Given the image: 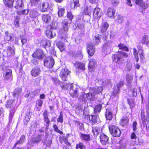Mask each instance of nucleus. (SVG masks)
Wrapping results in <instances>:
<instances>
[{
    "mask_svg": "<svg viewBox=\"0 0 149 149\" xmlns=\"http://www.w3.org/2000/svg\"><path fill=\"white\" fill-rule=\"evenodd\" d=\"M8 65L7 63H5L2 66L3 80L6 82L10 81L12 79V70L9 67L7 66Z\"/></svg>",
    "mask_w": 149,
    "mask_h": 149,
    "instance_id": "nucleus-1",
    "label": "nucleus"
},
{
    "mask_svg": "<svg viewBox=\"0 0 149 149\" xmlns=\"http://www.w3.org/2000/svg\"><path fill=\"white\" fill-rule=\"evenodd\" d=\"M68 24V21L66 19L64 20L62 22V27L60 31V36L62 40H65L68 37L67 32L70 27Z\"/></svg>",
    "mask_w": 149,
    "mask_h": 149,
    "instance_id": "nucleus-2",
    "label": "nucleus"
},
{
    "mask_svg": "<svg viewBox=\"0 0 149 149\" xmlns=\"http://www.w3.org/2000/svg\"><path fill=\"white\" fill-rule=\"evenodd\" d=\"M128 56L126 53L123 51H120L117 54H113L112 57L114 62L121 64L124 62L123 57L127 58Z\"/></svg>",
    "mask_w": 149,
    "mask_h": 149,
    "instance_id": "nucleus-3",
    "label": "nucleus"
},
{
    "mask_svg": "<svg viewBox=\"0 0 149 149\" xmlns=\"http://www.w3.org/2000/svg\"><path fill=\"white\" fill-rule=\"evenodd\" d=\"M109 129L110 133L113 136L116 137L120 136V131L117 126L114 125H109Z\"/></svg>",
    "mask_w": 149,
    "mask_h": 149,
    "instance_id": "nucleus-4",
    "label": "nucleus"
},
{
    "mask_svg": "<svg viewBox=\"0 0 149 149\" xmlns=\"http://www.w3.org/2000/svg\"><path fill=\"white\" fill-rule=\"evenodd\" d=\"M44 66L48 68H51L54 64V61L52 56L47 57L44 61Z\"/></svg>",
    "mask_w": 149,
    "mask_h": 149,
    "instance_id": "nucleus-5",
    "label": "nucleus"
},
{
    "mask_svg": "<svg viewBox=\"0 0 149 149\" xmlns=\"http://www.w3.org/2000/svg\"><path fill=\"white\" fill-rule=\"evenodd\" d=\"M70 72V71L67 68L62 69L60 72L59 76L63 81H67V76Z\"/></svg>",
    "mask_w": 149,
    "mask_h": 149,
    "instance_id": "nucleus-6",
    "label": "nucleus"
},
{
    "mask_svg": "<svg viewBox=\"0 0 149 149\" xmlns=\"http://www.w3.org/2000/svg\"><path fill=\"white\" fill-rule=\"evenodd\" d=\"M76 86H74L73 84H70L69 93L71 96L73 97H77L78 95V89Z\"/></svg>",
    "mask_w": 149,
    "mask_h": 149,
    "instance_id": "nucleus-7",
    "label": "nucleus"
},
{
    "mask_svg": "<svg viewBox=\"0 0 149 149\" xmlns=\"http://www.w3.org/2000/svg\"><path fill=\"white\" fill-rule=\"evenodd\" d=\"M33 57L37 58L39 60H41L44 57L45 55L43 51L40 49H37L32 55Z\"/></svg>",
    "mask_w": 149,
    "mask_h": 149,
    "instance_id": "nucleus-8",
    "label": "nucleus"
},
{
    "mask_svg": "<svg viewBox=\"0 0 149 149\" xmlns=\"http://www.w3.org/2000/svg\"><path fill=\"white\" fill-rule=\"evenodd\" d=\"M52 29L51 30H47L46 32V35L47 37L49 38H52L56 36V33L55 32L52 31V29H55L57 26H51L50 27Z\"/></svg>",
    "mask_w": 149,
    "mask_h": 149,
    "instance_id": "nucleus-9",
    "label": "nucleus"
},
{
    "mask_svg": "<svg viewBox=\"0 0 149 149\" xmlns=\"http://www.w3.org/2000/svg\"><path fill=\"white\" fill-rule=\"evenodd\" d=\"M93 14L94 18L99 19L102 15V11L101 9L98 7L95 8L93 10Z\"/></svg>",
    "mask_w": 149,
    "mask_h": 149,
    "instance_id": "nucleus-10",
    "label": "nucleus"
},
{
    "mask_svg": "<svg viewBox=\"0 0 149 149\" xmlns=\"http://www.w3.org/2000/svg\"><path fill=\"white\" fill-rule=\"evenodd\" d=\"M100 141L103 145H106L108 143L109 138L108 137L103 134H100Z\"/></svg>",
    "mask_w": 149,
    "mask_h": 149,
    "instance_id": "nucleus-11",
    "label": "nucleus"
},
{
    "mask_svg": "<svg viewBox=\"0 0 149 149\" xmlns=\"http://www.w3.org/2000/svg\"><path fill=\"white\" fill-rule=\"evenodd\" d=\"M135 3L142 7L143 9H145L149 6V5L146 2H143L142 0H136Z\"/></svg>",
    "mask_w": 149,
    "mask_h": 149,
    "instance_id": "nucleus-12",
    "label": "nucleus"
},
{
    "mask_svg": "<svg viewBox=\"0 0 149 149\" xmlns=\"http://www.w3.org/2000/svg\"><path fill=\"white\" fill-rule=\"evenodd\" d=\"M40 72L41 70L40 67L36 66L32 69L31 71V74L32 76L37 77L39 75Z\"/></svg>",
    "mask_w": 149,
    "mask_h": 149,
    "instance_id": "nucleus-13",
    "label": "nucleus"
},
{
    "mask_svg": "<svg viewBox=\"0 0 149 149\" xmlns=\"http://www.w3.org/2000/svg\"><path fill=\"white\" fill-rule=\"evenodd\" d=\"M14 35L12 33H9L8 31L5 32L4 40L6 41L12 42L14 40Z\"/></svg>",
    "mask_w": 149,
    "mask_h": 149,
    "instance_id": "nucleus-14",
    "label": "nucleus"
},
{
    "mask_svg": "<svg viewBox=\"0 0 149 149\" xmlns=\"http://www.w3.org/2000/svg\"><path fill=\"white\" fill-rule=\"evenodd\" d=\"M95 47L92 45L91 44H89L88 45L87 48V51L89 55L90 56H93L95 52Z\"/></svg>",
    "mask_w": 149,
    "mask_h": 149,
    "instance_id": "nucleus-15",
    "label": "nucleus"
},
{
    "mask_svg": "<svg viewBox=\"0 0 149 149\" xmlns=\"http://www.w3.org/2000/svg\"><path fill=\"white\" fill-rule=\"evenodd\" d=\"M96 94L92 90L89 93L86 94V97L87 100L88 99L91 101L94 100Z\"/></svg>",
    "mask_w": 149,
    "mask_h": 149,
    "instance_id": "nucleus-16",
    "label": "nucleus"
},
{
    "mask_svg": "<svg viewBox=\"0 0 149 149\" xmlns=\"http://www.w3.org/2000/svg\"><path fill=\"white\" fill-rule=\"evenodd\" d=\"M22 92V89L21 88H16L13 92V95L14 97H18L20 96Z\"/></svg>",
    "mask_w": 149,
    "mask_h": 149,
    "instance_id": "nucleus-17",
    "label": "nucleus"
},
{
    "mask_svg": "<svg viewBox=\"0 0 149 149\" xmlns=\"http://www.w3.org/2000/svg\"><path fill=\"white\" fill-rule=\"evenodd\" d=\"M96 65V61L94 59H91L89 61L88 68L90 71H93Z\"/></svg>",
    "mask_w": 149,
    "mask_h": 149,
    "instance_id": "nucleus-18",
    "label": "nucleus"
},
{
    "mask_svg": "<svg viewBox=\"0 0 149 149\" xmlns=\"http://www.w3.org/2000/svg\"><path fill=\"white\" fill-rule=\"evenodd\" d=\"M74 67L77 68H79L84 70L85 69L84 64L78 61H76L74 64Z\"/></svg>",
    "mask_w": 149,
    "mask_h": 149,
    "instance_id": "nucleus-19",
    "label": "nucleus"
},
{
    "mask_svg": "<svg viewBox=\"0 0 149 149\" xmlns=\"http://www.w3.org/2000/svg\"><path fill=\"white\" fill-rule=\"evenodd\" d=\"M109 25L107 22L103 23L102 25L100 26V30L102 33H104L107 30Z\"/></svg>",
    "mask_w": 149,
    "mask_h": 149,
    "instance_id": "nucleus-20",
    "label": "nucleus"
},
{
    "mask_svg": "<svg viewBox=\"0 0 149 149\" xmlns=\"http://www.w3.org/2000/svg\"><path fill=\"white\" fill-rule=\"evenodd\" d=\"M101 128L99 126L92 127V132L95 136H97L100 132Z\"/></svg>",
    "mask_w": 149,
    "mask_h": 149,
    "instance_id": "nucleus-21",
    "label": "nucleus"
},
{
    "mask_svg": "<svg viewBox=\"0 0 149 149\" xmlns=\"http://www.w3.org/2000/svg\"><path fill=\"white\" fill-rule=\"evenodd\" d=\"M106 118L109 120H111L113 118V114L112 113L111 109H107L105 113Z\"/></svg>",
    "mask_w": 149,
    "mask_h": 149,
    "instance_id": "nucleus-22",
    "label": "nucleus"
},
{
    "mask_svg": "<svg viewBox=\"0 0 149 149\" xmlns=\"http://www.w3.org/2000/svg\"><path fill=\"white\" fill-rule=\"evenodd\" d=\"M24 3L22 0H17L16 2L15 8L18 10L21 9L24 6Z\"/></svg>",
    "mask_w": 149,
    "mask_h": 149,
    "instance_id": "nucleus-23",
    "label": "nucleus"
},
{
    "mask_svg": "<svg viewBox=\"0 0 149 149\" xmlns=\"http://www.w3.org/2000/svg\"><path fill=\"white\" fill-rule=\"evenodd\" d=\"M79 6V0H71L70 6L72 8L74 9L75 8L78 7Z\"/></svg>",
    "mask_w": 149,
    "mask_h": 149,
    "instance_id": "nucleus-24",
    "label": "nucleus"
},
{
    "mask_svg": "<svg viewBox=\"0 0 149 149\" xmlns=\"http://www.w3.org/2000/svg\"><path fill=\"white\" fill-rule=\"evenodd\" d=\"M98 115L93 113V115L91 116V121L92 122V124H95L99 122V118Z\"/></svg>",
    "mask_w": 149,
    "mask_h": 149,
    "instance_id": "nucleus-25",
    "label": "nucleus"
},
{
    "mask_svg": "<svg viewBox=\"0 0 149 149\" xmlns=\"http://www.w3.org/2000/svg\"><path fill=\"white\" fill-rule=\"evenodd\" d=\"M15 47L14 46H13L12 47H8V49L7 50V56H10L11 55H14L15 54Z\"/></svg>",
    "mask_w": 149,
    "mask_h": 149,
    "instance_id": "nucleus-26",
    "label": "nucleus"
},
{
    "mask_svg": "<svg viewBox=\"0 0 149 149\" xmlns=\"http://www.w3.org/2000/svg\"><path fill=\"white\" fill-rule=\"evenodd\" d=\"M115 10L113 8H109L107 10V14L109 17H113L115 14Z\"/></svg>",
    "mask_w": 149,
    "mask_h": 149,
    "instance_id": "nucleus-27",
    "label": "nucleus"
},
{
    "mask_svg": "<svg viewBox=\"0 0 149 149\" xmlns=\"http://www.w3.org/2000/svg\"><path fill=\"white\" fill-rule=\"evenodd\" d=\"M26 141V137L24 135H22L20 139L17 141L14 145V147H15L18 144H22L25 142Z\"/></svg>",
    "mask_w": 149,
    "mask_h": 149,
    "instance_id": "nucleus-28",
    "label": "nucleus"
},
{
    "mask_svg": "<svg viewBox=\"0 0 149 149\" xmlns=\"http://www.w3.org/2000/svg\"><path fill=\"white\" fill-rule=\"evenodd\" d=\"M42 9L41 11L42 12H45L47 11L49 8V5L48 2H45L43 3L42 5Z\"/></svg>",
    "mask_w": 149,
    "mask_h": 149,
    "instance_id": "nucleus-29",
    "label": "nucleus"
},
{
    "mask_svg": "<svg viewBox=\"0 0 149 149\" xmlns=\"http://www.w3.org/2000/svg\"><path fill=\"white\" fill-rule=\"evenodd\" d=\"M102 106L101 104H98L94 108V113L95 114H98L100 113Z\"/></svg>",
    "mask_w": 149,
    "mask_h": 149,
    "instance_id": "nucleus-30",
    "label": "nucleus"
},
{
    "mask_svg": "<svg viewBox=\"0 0 149 149\" xmlns=\"http://www.w3.org/2000/svg\"><path fill=\"white\" fill-rule=\"evenodd\" d=\"M43 103V101L40 99H39L37 100L36 103V110L40 111V110L41 107Z\"/></svg>",
    "mask_w": 149,
    "mask_h": 149,
    "instance_id": "nucleus-31",
    "label": "nucleus"
},
{
    "mask_svg": "<svg viewBox=\"0 0 149 149\" xmlns=\"http://www.w3.org/2000/svg\"><path fill=\"white\" fill-rule=\"evenodd\" d=\"M42 20L45 23H48L51 20V16L48 14L43 15H42Z\"/></svg>",
    "mask_w": 149,
    "mask_h": 149,
    "instance_id": "nucleus-32",
    "label": "nucleus"
},
{
    "mask_svg": "<svg viewBox=\"0 0 149 149\" xmlns=\"http://www.w3.org/2000/svg\"><path fill=\"white\" fill-rule=\"evenodd\" d=\"M38 15V12L36 9H33L31 10L30 12V16L32 18H35Z\"/></svg>",
    "mask_w": 149,
    "mask_h": 149,
    "instance_id": "nucleus-33",
    "label": "nucleus"
},
{
    "mask_svg": "<svg viewBox=\"0 0 149 149\" xmlns=\"http://www.w3.org/2000/svg\"><path fill=\"white\" fill-rule=\"evenodd\" d=\"M4 3L7 7L11 8L12 7L14 0H3Z\"/></svg>",
    "mask_w": 149,
    "mask_h": 149,
    "instance_id": "nucleus-34",
    "label": "nucleus"
},
{
    "mask_svg": "<svg viewBox=\"0 0 149 149\" xmlns=\"http://www.w3.org/2000/svg\"><path fill=\"white\" fill-rule=\"evenodd\" d=\"M81 133L80 137L82 140L86 141H89L90 140L91 137L90 135Z\"/></svg>",
    "mask_w": 149,
    "mask_h": 149,
    "instance_id": "nucleus-35",
    "label": "nucleus"
},
{
    "mask_svg": "<svg viewBox=\"0 0 149 149\" xmlns=\"http://www.w3.org/2000/svg\"><path fill=\"white\" fill-rule=\"evenodd\" d=\"M42 136L44 137V136L41 135H38L35 138H33L32 139L35 143H37L41 141Z\"/></svg>",
    "mask_w": 149,
    "mask_h": 149,
    "instance_id": "nucleus-36",
    "label": "nucleus"
},
{
    "mask_svg": "<svg viewBox=\"0 0 149 149\" xmlns=\"http://www.w3.org/2000/svg\"><path fill=\"white\" fill-rule=\"evenodd\" d=\"M141 43L147 45L148 43V38L147 36L144 35L143 36L141 40Z\"/></svg>",
    "mask_w": 149,
    "mask_h": 149,
    "instance_id": "nucleus-37",
    "label": "nucleus"
},
{
    "mask_svg": "<svg viewBox=\"0 0 149 149\" xmlns=\"http://www.w3.org/2000/svg\"><path fill=\"white\" fill-rule=\"evenodd\" d=\"M100 36L97 35H96L93 38V42L95 45H98L100 42Z\"/></svg>",
    "mask_w": 149,
    "mask_h": 149,
    "instance_id": "nucleus-38",
    "label": "nucleus"
},
{
    "mask_svg": "<svg viewBox=\"0 0 149 149\" xmlns=\"http://www.w3.org/2000/svg\"><path fill=\"white\" fill-rule=\"evenodd\" d=\"M125 17L124 16L120 15H118L117 18L116 19V22L119 23H122L124 22Z\"/></svg>",
    "mask_w": 149,
    "mask_h": 149,
    "instance_id": "nucleus-39",
    "label": "nucleus"
},
{
    "mask_svg": "<svg viewBox=\"0 0 149 149\" xmlns=\"http://www.w3.org/2000/svg\"><path fill=\"white\" fill-rule=\"evenodd\" d=\"M56 45L61 52L63 51L65 49L64 44L62 42H58L56 43Z\"/></svg>",
    "mask_w": 149,
    "mask_h": 149,
    "instance_id": "nucleus-40",
    "label": "nucleus"
},
{
    "mask_svg": "<svg viewBox=\"0 0 149 149\" xmlns=\"http://www.w3.org/2000/svg\"><path fill=\"white\" fill-rule=\"evenodd\" d=\"M79 100L80 101L86 102L87 99L86 97V94L84 93H81L79 98Z\"/></svg>",
    "mask_w": 149,
    "mask_h": 149,
    "instance_id": "nucleus-41",
    "label": "nucleus"
},
{
    "mask_svg": "<svg viewBox=\"0 0 149 149\" xmlns=\"http://www.w3.org/2000/svg\"><path fill=\"white\" fill-rule=\"evenodd\" d=\"M91 11L92 9L91 7H86L85 8L84 14L86 15H90Z\"/></svg>",
    "mask_w": 149,
    "mask_h": 149,
    "instance_id": "nucleus-42",
    "label": "nucleus"
},
{
    "mask_svg": "<svg viewBox=\"0 0 149 149\" xmlns=\"http://www.w3.org/2000/svg\"><path fill=\"white\" fill-rule=\"evenodd\" d=\"M76 24L77 25H76V27H77L80 30L84 31V25L83 23H80L79 20L77 21Z\"/></svg>",
    "mask_w": 149,
    "mask_h": 149,
    "instance_id": "nucleus-43",
    "label": "nucleus"
},
{
    "mask_svg": "<svg viewBox=\"0 0 149 149\" xmlns=\"http://www.w3.org/2000/svg\"><path fill=\"white\" fill-rule=\"evenodd\" d=\"M40 45L42 46L49 47L50 46V42L49 40H42L41 42Z\"/></svg>",
    "mask_w": 149,
    "mask_h": 149,
    "instance_id": "nucleus-44",
    "label": "nucleus"
},
{
    "mask_svg": "<svg viewBox=\"0 0 149 149\" xmlns=\"http://www.w3.org/2000/svg\"><path fill=\"white\" fill-rule=\"evenodd\" d=\"M103 88L102 86H99L97 88H95L93 90L96 94H102V92L103 91Z\"/></svg>",
    "mask_w": 149,
    "mask_h": 149,
    "instance_id": "nucleus-45",
    "label": "nucleus"
},
{
    "mask_svg": "<svg viewBox=\"0 0 149 149\" xmlns=\"http://www.w3.org/2000/svg\"><path fill=\"white\" fill-rule=\"evenodd\" d=\"M70 84L66 83H63L61 82L60 84V86L61 88L62 89L64 90H67L69 88Z\"/></svg>",
    "mask_w": 149,
    "mask_h": 149,
    "instance_id": "nucleus-46",
    "label": "nucleus"
},
{
    "mask_svg": "<svg viewBox=\"0 0 149 149\" xmlns=\"http://www.w3.org/2000/svg\"><path fill=\"white\" fill-rule=\"evenodd\" d=\"M58 15L59 17L63 16L65 12V9L63 8H58Z\"/></svg>",
    "mask_w": 149,
    "mask_h": 149,
    "instance_id": "nucleus-47",
    "label": "nucleus"
},
{
    "mask_svg": "<svg viewBox=\"0 0 149 149\" xmlns=\"http://www.w3.org/2000/svg\"><path fill=\"white\" fill-rule=\"evenodd\" d=\"M128 118L127 117H123L121 119L120 123L121 125L124 126L128 122Z\"/></svg>",
    "mask_w": 149,
    "mask_h": 149,
    "instance_id": "nucleus-48",
    "label": "nucleus"
},
{
    "mask_svg": "<svg viewBox=\"0 0 149 149\" xmlns=\"http://www.w3.org/2000/svg\"><path fill=\"white\" fill-rule=\"evenodd\" d=\"M120 93V89L114 86L113 92V95L114 96L118 97Z\"/></svg>",
    "mask_w": 149,
    "mask_h": 149,
    "instance_id": "nucleus-49",
    "label": "nucleus"
},
{
    "mask_svg": "<svg viewBox=\"0 0 149 149\" xmlns=\"http://www.w3.org/2000/svg\"><path fill=\"white\" fill-rule=\"evenodd\" d=\"M133 53L136 61L137 62L139 60V58L138 56V54L137 52V50L135 48L133 49Z\"/></svg>",
    "mask_w": 149,
    "mask_h": 149,
    "instance_id": "nucleus-50",
    "label": "nucleus"
},
{
    "mask_svg": "<svg viewBox=\"0 0 149 149\" xmlns=\"http://www.w3.org/2000/svg\"><path fill=\"white\" fill-rule=\"evenodd\" d=\"M119 48L126 51H128L129 49L128 47L123 44H120L118 45Z\"/></svg>",
    "mask_w": 149,
    "mask_h": 149,
    "instance_id": "nucleus-51",
    "label": "nucleus"
},
{
    "mask_svg": "<svg viewBox=\"0 0 149 149\" xmlns=\"http://www.w3.org/2000/svg\"><path fill=\"white\" fill-rule=\"evenodd\" d=\"M31 116L29 113L26 114L24 120V124H27L28 122L29 121Z\"/></svg>",
    "mask_w": 149,
    "mask_h": 149,
    "instance_id": "nucleus-52",
    "label": "nucleus"
},
{
    "mask_svg": "<svg viewBox=\"0 0 149 149\" xmlns=\"http://www.w3.org/2000/svg\"><path fill=\"white\" fill-rule=\"evenodd\" d=\"M133 77L131 75L128 74L126 75V80L128 83H130Z\"/></svg>",
    "mask_w": 149,
    "mask_h": 149,
    "instance_id": "nucleus-53",
    "label": "nucleus"
},
{
    "mask_svg": "<svg viewBox=\"0 0 149 149\" xmlns=\"http://www.w3.org/2000/svg\"><path fill=\"white\" fill-rule=\"evenodd\" d=\"M128 103L130 106V108L133 107L134 105V101L132 99H127Z\"/></svg>",
    "mask_w": 149,
    "mask_h": 149,
    "instance_id": "nucleus-54",
    "label": "nucleus"
},
{
    "mask_svg": "<svg viewBox=\"0 0 149 149\" xmlns=\"http://www.w3.org/2000/svg\"><path fill=\"white\" fill-rule=\"evenodd\" d=\"M124 84V81H121L118 83L116 85V86H115L116 87L120 89V88L123 86Z\"/></svg>",
    "mask_w": 149,
    "mask_h": 149,
    "instance_id": "nucleus-55",
    "label": "nucleus"
},
{
    "mask_svg": "<svg viewBox=\"0 0 149 149\" xmlns=\"http://www.w3.org/2000/svg\"><path fill=\"white\" fill-rule=\"evenodd\" d=\"M53 128L54 129V131L56 132L61 134H63V132L58 129L57 126L56 124H55L53 125Z\"/></svg>",
    "mask_w": 149,
    "mask_h": 149,
    "instance_id": "nucleus-56",
    "label": "nucleus"
},
{
    "mask_svg": "<svg viewBox=\"0 0 149 149\" xmlns=\"http://www.w3.org/2000/svg\"><path fill=\"white\" fill-rule=\"evenodd\" d=\"M52 79L53 82L55 85H58L59 84L60 85V84L61 83V82H60V81L58 79L52 77Z\"/></svg>",
    "mask_w": 149,
    "mask_h": 149,
    "instance_id": "nucleus-57",
    "label": "nucleus"
},
{
    "mask_svg": "<svg viewBox=\"0 0 149 149\" xmlns=\"http://www.w3.org/2000/svg\"><path fill=\"white\" fill-rule=\"evenodd\" d=\"M67 16V18L70 20L71 22L73 17L72 13L70 12H68Z\"/></svg>",
    "mask_w": 149,
    "mask_h": 149,
    "instance_id": "nucleus-58",
    "label": "nucleus"
},
{
    "mask_svg": "<svg viewBox=\"0 0 149 149\" xmlns=\"http://www.w3.org/2000/svg\"><path fill=\"white\" fill-rule=\"evenodd\" d=\"M35 143L32 139L27 144V149H29L30 148L32 147L33 144Z\"/></svg>",
    "mask_w": 149,
    "mask_h": 149,
    "instance_id": "nucleus-59",
    "label": "nucleus"
},
{
    "mask_svg": "<svg viewBox=\"0 0 149 149\" xmlns=\"http://www.w3.org/2000/svg\"><path fill=\"white\" fill-rule=\"evenodd\" d=\"M63 113L62 112H61L60 113V116L58 118L57 121L58 122H60L61 123H63Z\"/></svg>",
    "mask_w": 149,
    "mask_h": 149,
    "instance_id": "nucleus-60",
    "label": "nucleus"
},
{
    "mask_svg": "<svg viewBox=\"0 0 149 149\" xmlns=\"http://www.w3.org/2000/svg\"><path fill=\"white\" fill-rule=\"evenodd\" d=\"M29 12V10H24L22 11H20L17 12V13L18 14H27Z\"/></svg>",
    "mask_w": 149,
    "mask_h": 149,
    "instance_id": "nucleus-61",
    "label": "nucleus"
},
{
    "mask_svg": "<svg viewBox=\"0 0 149 149\" xmlns=\"http://www.w3.org/2000/svg\"><path fill=\"white\" fill-rule=\"evenodd\" d=\"M111 2L114 6H117L119 4V1L118 0H111Z\"/></svg>",
    "mask_w": 149,
    "mask_h": 149,
    "instance_id": "nucleus-62",
    "label": "nucleus"
},
{
    "mask_svg": "<svg viewBox=\"0 0 149 149\" xmlns=\"http://www.w3.org/2000/svg\"><path fill=\"white\" fill-rule=\"evenodd\" d=\"M76 148V149H78L79 148L80 149H82L85 148V146L83 143H80L77 145Z\"/></svg>",
    "mask_w": 149,
    "mask_h": 149,
    "instance_id": "nucleus-63",
    "label": "nucleus"
},
{
    "mask_svg": "<svg viewBox=\"0 0 149 149\" xmlns=\"http://www.w3.org/2000/svg\"><path fill=\"white\" fill-rule=\"evenodd\" d=\"M43 120H44V122L46 123L47 125H46V127H48V126L49 125V124L50 123V121L49 120L48 117L46 118H43Z\"/></svg>",
    "mask_w": 149,
    "mask_h": 149,
    "instance_id": "nucleus-64",
    "label": "nucleus"
}]
</instances>
